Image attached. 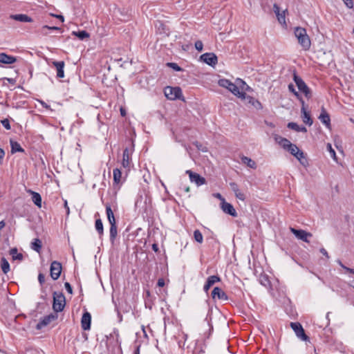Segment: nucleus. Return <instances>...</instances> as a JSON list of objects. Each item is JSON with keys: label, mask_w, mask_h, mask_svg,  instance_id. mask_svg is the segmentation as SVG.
<instances>
[{"label": "nucleus", "mask_w": 354, "mask_h": 354, "mask_svg": "<svg viewBox=\"0 0 354 354\" xmlns=\"http://www.w3.org/2000/svg\"><path fill=\"white\" fill-rule=\"evenodd\" d=\"M57 318L56 313H51L48 315L44 317L37 324V329H41L44 326L48 325L50 322L55 320Z\"/></svg>", "instance_id": "11"}, {"label": "nucleus", "mask_w": 354, "mask_h": 354, "mask_svg": "<svg viewBox=\"0 0 354 354\" xmlns=\"http://www.w3.org/2000/svg\"><path fill=\"white\" fill-rule=\"evenodd\" d=\"M273 10H274V12L276 14V15H279V14L281 13L280 8L277 3H274L273 5Z\"/></svg>", "instance_id": "50"}, {"label": "nucleus", "mask_w": 354, "mask_h": 354, "mask_svg": "<svg viewBox=\"0 0 354 354\" xmlns=\"http://www.w3.org/2000/svg\"><path fill=\"white\" fill-rule=\"evenodd\" d=\"M194 239L196 240V241H197L199 243H203V234H201V232H200V230H196L194 232Z\"/></svg>", "instance_id": "38"}, {"label": "nucleus", "mask_w": 354, "mask_h": 354, "mask_svg": "<svg viewBox=\"0 0 354 354\" xmlns=\"http://www.w3.org/2000/svg\"><path fill=\"white\" fill-rule=\"evenodd\" d=\"M337 263H339V265L343 268L346 271V268H348V267L345 266L342 262L341 261L338 260L337 261Z\"/></svg>", "instance_id": "62"}, {"label": "nucleus", "mask_w": 354, "mask_h": 354, "mask_svg": "<svg viewBox=\"0 0 354 354\" xmlns=\"http://www.w3.org/2000/svg\"><path fill=\"white\" fill-rule=\"evenodd\" d=\"M214 196H215L216 198H217L220 199V200L221 201V202H223V199H225V198L221 196V194H219V193L215 194H214Z\"/></svg>", "instance_id": "58"}, {"label": "nucleus", "mask_w": 354, "mask_h": 354, "mask_svg": "<svg viewBox=\"0 0 354 354\" xmlns=\"http://www.w3.org/2000/svg\"><path fill=\"white\" fill-rule=\"evenodd\" d=\"M302 165L304 167H307L308 165V162L306 158L304 152L301 151L298 155L297 157H295Z\"/></svg>", "instance_id": "34"}, {"label": "nucleus", "mask_w": 354, "mask_h": 354, "mask_svg": "<svg viewBox=\"0 0 354 354\" xmlns=\"http://www.w3.org/2000/svg\"><path fill=\"white\" fill-rule=\"evenodd\" d=\"M279 142L285 149H287V148L289 147V145H291L292 144L290 142V140L284 138H281L280 141Z\"/></svg>", "instance_id": "39"}, {"label": "nucleus", "mask_w": 354, "mask_h": 354, "mask_svg": "<svg viewBox=\"0 0 354 354\" xmlns=\"http://www.w3.org/2000/svg\"><path fill=\"white\" fill-rule=\"evenodd\" d=\"M165 97L171 100L180 99L182 96V91L179 87L167 86L164 90Z\"/></svg>", "instance_id": "5"}, {"label": "nucleus", "mask_w": 354, "mask_h": 354, "mask_svg": "<svg viewBox=\"0 0 354 354\" xmlns=\"http://www.w3.org/2000/svg\"><path fill=\"white\" fill-rule=\"evenodd\" d=\"M106 213L107 218H108L109 223H116L113 212L111 205L109 204L106 205Z\"/></svg>", "instance_id": "24"}, {"label": "nucleus", "mask_w": 354, "mask_h": 354, "mask_svg": "<svg viewBox=\"0 0 354 354\" xmlns=\"http://www.w3.org/2000/svg\"><path fill=\"white\" fill-rule=\"evenodd\" d=\"M129 160H130V154H129V150L128 148H126L123 151V155H122V166L124 168L129 167Z\"/></svg>", "instance_id": "22"}, {"label": "nucleus", "mask_w": 354, "mask_h": 354, "mask_svg": "<svg viewBox=\"0 0 354 354\" xmlns=\"http://www.w3.org/2000/svg\"><path fill=\"white\" fill-rule=\"evenodd\" d=\"M250 87L245 84L244 81L241 79H237L236 84L232 82L228 91L233 93L236 97L245 100L246 93L244 91L248 90Z\"/></svg>", "instance_id": "2"}, {"label": "nucleus", "mask_w": 354, "mask_h": 354, "mask_svg": "<svg viewBox=\"0 0 354 354\" xmlns=\"http://www.w3.org/2000/svg\"><path fill=\"white\" fill-rule=\"evenodd\" d=\"M167 65L169 68H171L174 69V71H182V68H180V66L176 64V63H174V62H168V63L167 64Z\"/></svg>", "instance_id": "41"}, {"label": "nucleus", "mask_w": 354, "mask_h": 354, "mask_svg": "<svg viewBox=\"0 0 354 354\" xmlns=\"http://www.w3.org/2000/svg\"><path fill=\"white\" fill-rule=\"evenodd\" d=\"M95 227L99 234V237L101 238L104 234L103 223L100 218L95 220Z\"/></svg>", "instance_id": "26"}, {"label": "nucleus", "mask_w": 354, "mask_h": 354, "mask_svg": "<svg viewBox=\"0 0 354 354\" xmlns=\"http://www.w3.org/2000/svg\"><path fill=\"white\" fill-rule=\"evenodd\" d=\"M221 207L225 213L234 217L237 216V212L232 204L226 202L225 199H223V202H221Z\"/></svg>", "instance_id": "12"}, {"label": "nucleus", "mask_w": 354, "mask_h": 354, "mask_svg": "<svg viewBox=\"0 0 354 354\" xmlns=\"http://www.w3.org/2000/svg\"><path fill=\"white\" fill-rule=\"evenodd\" d=\"M327 149H328V151L330 152L331 157L333 158L334 159H335L336 153H335V150L332 148V146L330 144L327 145Z\"/></svg>", "instance_id": "44"}, {"label": "nucleus", "mask_w": 354, "mask_h": 354, "mask_svg": "<svg viewBox=\"0 0 354 354\" xmlns=\"http://www.w3.org/2000/svg\"><path fill=\"white\" fill-rule=\"evenodd\" d=\"M290 232L298 239L306 243H309L308 238L312 237V234L303 230H297L293 227L290 228Z\"/></svg>", "instance_id": "7"}, {"label": "nucleus", "mask_w": 354, "mask_h": 354, "mask_svg": "<svg viewBox=\"0 0 354 354\" xmlns=\"http://www.w3.org/2000/svg\"><path fill=\"white\" fill-rule=\"evenodd\" d=\"M38 281L41 285L45 282V276L42 273H39L38 275Z\"/></svg>", "instance_id": "49"}, {"label": "nucleus", "mask_w": 354, "mask_h": 354, "mask_svg": "<svg viewBox=\"0 0 354 354\" xmlns=\"http://www.w3.org/2000/svg\"><path fill=\"white\" fill-rule=\"evenodd\" d=\"M73 35H75L81 40H84L89 37V34L86 30H82L78 32L73 31Z\"/></svg>", "instance_id": "33"}, {"label": "nucleus", "mask_w": 354, "mask_h": 354, "mask_svg": "<svg viewBox=\"0 0 354 354\" xmlns=\"http://www.w3.org/2000/svg\"><path fill=\"white\" fill-rule=\"evenodd\" d=\"M51 16L57 18V19H59L62 22H64V16L62 15H54V14H50Z\"/></svg>", "instance_id": "54"}, {"label": "nucleus", "mask_w": 354, "mask_h": 354, "mask_svg": "<svg viewBox=\"0 0 354 354\" xmlns=\"http://www.w3.org/2000/svg\"><path fill=\"white\" fill-rule=\"evenodd\" d=\"M277 17L280 24H286L285 10L277 15Z\"/></svg>", "instance_id": "40"}, {"label": "nucleus", "mask_w": 354, "mask_h": 354, "mask_svg": "<svg viewBox=\"0 0 354 354\" xmlns=\"http://www.w3.org/2000/svg\"><path fill=\"white\" fill-rule=\"evenodd\" d=\"M230 187L238 199L243 201L245 200V195L244 194V193L241 192V190L239 188L238 185L236 183H234V182L230 183Z\"/></svg>", "instance_id": "16"}, {"label": "nucleus", "mask_w": 354, "mask_h": 354, "mask_svg": "<svg viewBox=\"0 0 354 354\" xmlns=\"http://www.w3.org/2000/svg\"><path fill=\"white\" fill-rule=\"evenodd\" d=\"M300 102L301 104V113H302V120L303 122L308 124V126H311L313 124V120L310 118V113L306 111V107H305V102L302 99H300Z\"/></svg>", "instance_id": "13"}, {"label": "nucleus", "mask_w": 354, "mask_h": 354, "mask_svg": "<svg viewBox=\"0 0 354 354\" xmlns=\"http://www.w3.org/2000/svg\"><path fill=\"white\" fill-rule=\"evenodd\" d=\"M40 103H41V104L42 105L43 107L46 108V109H49L50 108V106L48 105L46 102H44L43 101H40Z\"/></svg>", "instance_id": "61"}, {"label": "nucleus", "mask_w": 354, "mask_h": 354, "mask_svg": "<svg viewBox=\"0 0 354 354\" xmlns=\"http://www.w3.org/2000/svg\"><path fill=\"white\" fill-rule=\"evenodd\" d=\"M64 286H65L66 290H67V292L69 294H72L73 293L72 287H71V284L68 282H66L64 283Z\"/></svg>", "instance_id": "48"}, {"label": "nucleus", "mask_w": 354, "mask_h": 354, "mask_svg": "<svg viewBox=\"0 0 354 354\" xmlns=\"http://www.w3.org/2000/svg\"><path fill=\"white\" fill-rule=\"evenodd\" d=\"M10 254L12 256L13 260L22 261L24 256L21 253H18L17 248H13L10 250Z\"/></svg>", "instance_id": "27"}, {"label": "nucleus", "mask_w": 354, "mask_h": 354, "mask_svg": "<svg viewBox=\"0 0 354 354\" xmlns=\"http://www.w3.org/2000/svg\"><path fill=\"white\" fill-rule=\"evenodd\" d=\"M319 251H320V252H321L324 256H325L327 259H329V258H330V257H329V255H328V254L327 251L326 250V249H324V248H321V249H320V250H319Z\"/></svg>", "instance_id": "55"}, {"label": "nucleus", "mask_w": 354, "mask_h": 354, "mask_svg": "<svg viewBox=\"0 0 354 354\" xmlns=\"http://www.w3.org/2000/svg\"><path fill=\"white\" fill-rule=\"evenodd\" d=\"M212 297L213 299L227 300L228 297L226 293L220 288L215 287L212 292Z\"/></svg>", "instance_id": "14"}, {"label": "nucleus", "mask_w": 354, "mask_h": 354, "mask_svg": "<svg viewBox=\"0 0 354 354\" xmlns=\"http://www.w3.org/2000/svg\"><path fill=\"white\" fill-rule=\"evenodd\" d=\"M290 326L295 333L297 337L303 341H308L309 337L305 334L304 330L301 324L299 322H291Z\"/></svg>", "instance_id": "6"}, {"label": "nucleus", "mask_w": 354, "mask_h": 354, "mask_svg": "<svg viewBox=\"0 0 354 354\" xmlns=\"http://www.w3.org/2000/svg\"><path fill=\"white\" fill-rule=\"evenodd\" d=\"M91 315L88 312H85L81 319L82 328L84 330H89L91 328Z\"/></svg>", "instance_id": "15"}, {"label": "nucleus", "mask_w": 354, "mask_h": 354, "mask_svg": "<svg viewBox=\"0 0 354 354\" xmlns=\"http://www.w3.org/2000/svg\"><path fill=\"white\" fill-rule=\"evenodd\" d=\"M41 246V241L39 239H34L31 243V248L37 252H40Z\"/></svg>", "instance_id": "31"}, {"label": "nucleus", "mask_w": 354, "mask_h": 354, "mask_svg": "<svg viewBox=\"0 0 354 354\" xmlns=\"http://www.w3.org/2000/svg\"><path fill=\"white\" fill-rule=\"evenodd\" d=\"M11 145V152L12 153H15L16 152H24V149L21 147L20 144L17 142L10 141Z\"/></svg>", "instance_id": "28"}, {"label": "nucleus", "mask_w": 354, "mask_h": 354, "mask_svg": "<svg viewBox=\"0 0 354 354\" xmlns=\"http://www.w3.org/2000/svg\"><path fill=\"white\" fill-rule=\"evenodd\" d=\"M194 46L196 49L199 52L202 51L203 49V44L201 40L196 41L194 44Z\"/></svg>", "instance_id": "42"}, {"label": "nucleus", "mask_w": 354, "mask_h": 354, "mask_svg": "<svg viewBox=\"0 0 354 354\" xmlns=\"http://www.w3.org/2000/svg\"><path fill=\"white\" fill-rule=\"evenodd\" d=\"M1 124L3 126V127L5 129H6L7 130L10 129L11 127L10 124V121L8 119H4V120H1Z\"/></svg>", "instance_id": "45"}, {"label": "nucleus", "mask_w": 354, "mask_h": 354, "mask_svg": "<svg viewBox=\"0 0 354 354\" xmlns=\"http://www.w3.org/2000/svg\"><path fill=\"white\" fill-rule=\"evenodd\" d=\"M165 280L162 278H160L158 280L157 285L159 287H163L165 286Z\"/></svg>", "instance_id": "53"}, {"label": "nucleus", "mask_w": 354, "mask_h": 354, "mask_svg": "<svg viewBox=\"0 0 354 354\" xmlns=\"http://www.w3.org/2000/svg\"><path fill=\"white\" fill-rule=\"evenodd\" d=\"M211 287L212 286L210 285H209L207 283H205L203 287V290L205 292H207Z\"/></svg>", "instance_id": "56"}, {"label": "nucleus", "mask_w": 354, "mask_h": 354, "mask_svg": "<svg viewBox=\"0 0 354 354\" xmlns=\"http://www.w3.org/2000/svg\"><path fill=\"white\" fill-rule=\"evenodd\" d=\"M53 65L55 67L57 71V78H63L64 77V62L63 61H54L53 62Z\"/></svg>", "instance_id": "17"}, {"label": "nucleus", "mask_w": 354, "mask_h": 354, "mask_svg": "<svg viewBox=\"0 0 354 354\" xmlns=\"http://www.w3.org/2000/svg\"><path fill=\"white\" fill-rule=\"evenodd\" d=\"M66 305L65 297L62 293H53V308L55 313L62 312Z\"/></svg>", "instance_id": "3"}, {"label": "nucleus", "mask_w": 354, "mask_h": 354, "mask_svg": "<svg viewBox=\"0 0 354 354\" xmlns=\"http://www.w3.org/2000/svg\"><path fill=\"white\" fill-rule=\"evenodd\" d=\"M200 59L203 62L212 66H215L218 62V58L213 53H205L201 55Z\"/></svg>", "instance_id": "8"}, {"label": "nucleus", "mask_w": 354, "mask_h": 354, "mask_svg": "<svg viewBox=\"0 0 354 354\" xmlns=\"http://www.w3.org/2000/svg\"><path fill=\"white\" fill-rule=\"evenodd\" d=\"M346 6L349 8H352L353 7V3L352 0H343Z\"/></svg>", "instance_id": "52"}, {"label": "nucleus", "mask_w": 354, "mask_h": 354, "mask_svg": "<svg viewBox=\"0 0 354 354\" xmlns=\"http://www.w3.org/2000/svg\"><path fill=\"white\" fill-rule=\"evenodd\" d=\"M140 345H138L134 351L133 354H140Z\"/></svg>", "instance_id": "59"}, {"label": "nucleus", "mask_w": 354, "mask_h": 354, "mask_svg": "<svg viewBox=\"0 0 354 354\" xmlns=\"http://www.w3.org/2000/svg\"><path fill=\"white\" fill-rule=\"evenodd\" d=\"M62 272V265L59 262L54 261L51 263L50 272L53 279H57Z\"/></svg>", "instance_id": "10"}, {"label": "nucleus", "mask_w": 354, "mask_h": 354, "mask_svg": "<svg viewBox=\"0 0 354 354\" xmlns=\"http://www.w3.org/2000/svg\"><path fill=\"white\" fill-rule=\"evenodd\" d=\"M152 249L154 252H157L158 251V247L157 244L154 243L152 245Z\"/></svg>", "instance_id": "60"}, {"label": "nucleus", "mask_w": 354, "mask_h": 354, "mask_svg": "<svg viewBox=\"0 0 354 354\" xmlns=\"http://www.w3.org/2000/svg\"><path fill=\"white\" fill-rule=\"evenodd\" d=\"M194 145L198 150H201L203 152L207 151V148L206 147L203 146L202 144L196 142Z\"/></svg>", "instance_id": "46"}, {"label": "nucleus", "mask_w": 354, "mask_h": 354, "mask_svg": "<svg viewBox=\"0 0 354 354\" xmlns=\"http://www.w3.org/2000/svg\"><path fill=\"white\" fill-rule=\"evenodd\" d=\"M5 156V152L3 149L0 148V161L3 160Z\"/></svg>", "instance_id": "57"}, {"label": "nucleus", "mask_w": 354, "mask_h": 354, "mask_svg": "<svg viewBox=\"0 0 354 354\" xmlns=\"http://www.w3.org/2000/svg\"><path fill=\"white\" fill-rule=\"evenodd\" d=\"M292 156L297 157V155L301 151L296 145L292 144L289 145L287 149Z\"/></svg>", "instance_id": "32"}, {"label": "nucleus", "mask_w": 354, "mask_h": 354, "mask_svg": "<svg viewBox=\"0 0 354 354\" xmlns=\"http://www.w3.org/2000/svg\"><path fill=\"white\" fill-rule=\"evenodd\" d=\"M11 19H15L21 22H32V19L31 17H28L27 15L24 14H18V15H12L10 17Z\"/></svg>", "instance_id": "20"}, {"label": "nucleus", "mask_w": 354, "mask_h": 354, "mask_svg": "<svg viewBox=\"0 0 354 354\" xmlns=\"http://www.w3.org/2000/svg\"><path fill=\"white\" fill-rule=\"evenodd\" d=\"M288 89L290 92L293 93L294 95L297 96L299 100L301 99L299 93L295 90L294 86L292 84L288 85Z\"/></svg>", "instance_id": "43"}, {"label": "nucleus", "mask_w": 354, "mask_h": 354, "mask_svg": "<svg viewBox=\"0 0 354 354\" xmlns=\"http://www.w3.org/2000/svg\"><path fill=\"white\" fill-rule=\"evenodd\" d=\"M320 121L326 125L327 128L330 127V118L329 114L326 112L324 107L322 108V112L319 116Z\"/></svg>", "instance_id": "18"}, {"label": "nucleus", "mask_w": 354, "mask_h": 354, "mask_svg": "<svg viewBox=\"0 0 354 354\" xmlns=\"http://www.w3.org/2000/svg\"><path fill=\"white\" fill-rule=\"evenodd\" d=\"M1 269L4 274L10 271V264L4 257L1 259Z\"/></svg>", "instance_id": "35"}, {"label": "nucleus", "mask_w": 354, "mask_h": 354, "mask_svg": "<svg viewBox=\"0 0 354 354\" xmlns=\"http://www.w3.org/2000/svg\"><path fill=\"white\" fill-rule=\"evenodd\" d=\"M293 79L298 89L304 94L306 97L310 98L312 97L311 91L304 80L296 73H294Z\"/></svg>", "instance_id": "4"}, {"label": "nucleus", "mask_w": 354, "mask_h": 354, "mask_svg": "<svg viewBox=\"0 0 354 354\" xmlns=\"http://www.w3.org/2000/svg\"><path fill=\"white\" fill-rule=\"evenodd\" d=\"M221 281V278L217 275H212L207 279L206 283L212 286L215 283Z\"/></svg>", "instance_id": "36"}, {"label": "nucleus", "mask_w": 354, "mask_h": 354, "mask_svg": "<svg viewBox=\"0 0 354 354\" xmlns=\"http://www.w3.org/2000/svg\"><path fill=\"white\" fill-rule=\"evenodd\" d=\"M241 159L243 164L246 165L250 168L256 169L257 164L250 158L243 156Z\"/></svg>", "instance_id": "23"}, {"label": "nucleus", "mask_w": 354, "mask_h": 354, "mask_svg": "<svg viewBox=\"0 0 354 354\" xmlns=\"http://www.w3.org/2000/svg\"><path fill=\"white\" fill-rule=\"evenodd\" d=\"M113 176L114 183L115 184H119L121 181V177H122L121 171L118 168L114 169L113 171Z\"/></svg>", "instance_id": "30"}, {"label": "nucleus", "mask_w": 354, "mask_h": 354, "mask_svg": "<svg viewBox=\"0 0 354 354\" xmlns=\"http://www.w3.org/2000/svg\"><path fill=\"white\" fill-rule=\"evenodd\" d=\"M245 99L248 100V102L250 103H251L252 105H254V103H257L258 105L261 106V103L258 100H255L254 98H253V97H252L250 96H247L246 95Z\"/></svg>", "instance_id": "47"}, {"label": "nucleus", "mask_w": 354, "mask_h": 354, "mask_svg": "<svg viewBox=\"0 0 354 354\" xmlns=\"http://www.w3.org/2000/svg\"><path fill=\"white\" fill-rule=\"evenodd\" d=\"M64 207H65V208L66 209L67 214H68V213H69V207H68V204H67V201H65V202H64Z\"/></svg>", "instance_id": "63"}, {"label": "nucleus", "mask_w": 354, "mask_h": 354, "mask_svg": "<svg viewBox=\"0 0 354 354\" xmlns=\"http://www.w3.org/2000/svg\"><path fill=\"white\" fill-rule=\"evenodd\" d=\"M43 29H48V30H61V28L57 26H49L47 25H45L42 27Z\"/></svg>", "instance_id": "51"}, {"label": "nucleus", "mask_w": 354, "mask_h": 354, "mask_svg": "<svg viewBox=\"0 0 354 354\" xmlns=\"http://www.w3.org/2000/svg\"><path fill=\"white\" fill-rule=\"evenodd\" d=\"M15 57L9 55L5 53H0V62L5 64H12L16 62Z\"/></svg>", "instance_id": "19"}, {"label": "nucleus", "mask_w": 354, "mask_h": 354, "mask_svg": "<svg viewBox=\"0 0 354 354\" xmlns=\"http://www.w3.org/2000/svg\"><path fill=\"white\" fill-rule=\"evenodd\" d=\"M232 82L227 79H221L219 80L218 84L220 86L229 89V87L231 84Z\"/></svg>", "instance_id": "37"}, {"label": "nucleus", "mask_w": 354, "mask_h": 354, "mask_svg": "<svg viewBox=\"0 0 354 354\" xmlns=\"http://www.w3.org/2000/svg\"><path fill=\"white\" fill-rule=\"evenodd\" d=\"M288 127L291 129L297 132H306L307 129L304 126H299L295 122H289L288 124Z\"/></svg>", "instance_id": "25"}, {"label": "nucleus", "mask_w": 354, "mask_h": 354, "mask_svg": "<svg viewBox=\"0 0 354 354\" xmlns=\"http://www.w3.org/2000/svg\"><path fill=\"white\" fill-rule=\"evenodd\" d=\"M186 174L189 175L190 181L195 183L197 186H201L206 183L205 178L197 173H194L191 170H187Z\"/></svg>", "instance_id": "9"}, {"label": "nucleus", "mask_w": 354, "mask_h": 354, "mask_svg": "<svg viewBox=\"0 0 354 354\" xmlns=\"http://www.w3.org/2000/svg\"><path fill=\"white\" fill-rule=\"evenodd\" d=\"M28 193H30L32 195V201L34 203L35 205H37L39 207H41V195L32 190H28Z\"/></svg>", "instance_id": "21"}, {"label": "nucleus", "mask_w": 354, "mask_h": 354, "mask_svg": "<svg viewBox=\"0 0 354 354\" xmlns=\"http://www.w3.org/2000/svg\"><path fill=\"white\" fill-rule=\"evenodd\" d=\"M294 33L303 50H308L311 46V41L306 30L301 27H297L295 28Z\"/></svg>", "instance_id": "1"}, {"label": "nucleus", "mask_w": 354, "mask_h": 354, "mask_svg": "<svg viewBox=\"0 0 354 354\" xmlns=\"http://www.w3.org/2000/svg\"><path fill=\"white\" fill-rule=\"evenodd\" d=\"M346 272L354 274V269H353V268H346Z\"/></svg>", "instance_id": "64"}, {"label": "nucleus", "mask_w": 354, "mask_h": 354, "mask_svg": "<svg viewBox=\"0 0 354 354\" xmlns=\"http://www.w3.org/2000/svg\"><path fill=\"white\" fill-rule=\"evenodd\" d=\"M110 240L113 242L118 234L116 223H110Z\"/></svg>", "instance_id": "29"}]
</instances>
